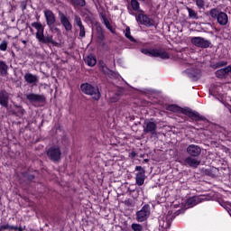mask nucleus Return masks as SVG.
I'll return each instance as SVG.
<instances>
[{
  "label": "nucleus",
  "mask_w": 231,
  "mask_h": 231,
  "mask_svg": "<svg viewBox=\"0 0 231 231\" xmlns=\"http://www.w3.org/2000/svg\"><path fill=\"white\" fill-rule=\"evenodd\" d=\"M31 26L34 28L37 32L35 33L36 40L39 44H44L45 46H54L55 48H60V43L53 40V35L48 34L44 35L45 26L41 23V22H33Z\"/></svg>",
  "instance_id": "f257e3e1"
},
{
  "label": "nucleus",
  "mask_w": 231,
  "mask_h": 231,
  "mask_svg": "<svg viewBox=\"0 0 231 231\" xmlns=\"http://www.w3.org/2000/svg\"><path fill=\"white\" fill-rule=\"evenodd\" d=\"M209 15L212 19H217L220 26H226L228 24V14L225 12L219 11L217 8H213L209 11Z\"/></svg>",
  "instance_id": "f03ea898"
},
{
  "label": "nucleus",
  "mask_w": 231,
  "mask_h": 231,
  "mask_svg": "<svg viewBox=\"0 0 231 231\" xmlns=\"http://www.w3.org/2000/svg\"><path fill=\"white\" fill-rule=\"evenodd\" d=\"M45 21L47 26L50 28L51 32L59 30V28L55 27V23H57V17L53 11L47 9L43 11Z\"/></svg>",
  "instance_id": "7ed1b4c3"
},
{
  "label": "nucleus",
  "mask_w": 231,
  "mask_h": 231,
  "mask_svg": "<svg viewBox=\"0 0 231 231\" xmlns=\"http://www.w3.org/2000/svg\"><path fill=\"white\" fill-rule=\"evenodd\" d=\"M47 156L51 162L59 163L60 162V156H62V152H60L59 146H51L47 150Z\"/></svg>",
  "instance_id": "20e7f679"
},
{
  "label": "nucleus",
  "mask_w": 231,
  "mask_h": 231,
  "mask_svg": "<svg viewBox=\"0 0 231 231\" xmlns=\"http://www.w3.org/2000/svg\"><path fill=\"white\" fill-rule=\"evenodd\" d=\"M149 216H151V208L149 204H145L141 210L136 212V219L138 223H143V221H147Z\"/></svg>",
  "instance_id": "39448f33"
},
{
  "label": "nucleus",
  "mask_w": 231,
  "mask_h": 231,
  "mask_svg": "<svg viewBox=\"0 0 231 231\" xmlns=\"http://www.w3.org/2000/svg\"><path fill=\"white\" fill-rule=\"evenodd\" d=\"M181 113L183 115H186L187 116H189V118H191V120H195V122H201V121L207 120V118H205V116H200L199 113L194 112V111H192V109H190L189 107L182 108Z\"/></svg>",
  "instance_id": "423d86ee"
},
{
  "label": "nucleus",
  "mask_w": 231,
  "mask_h": 231,
  "mask_svg": "<svg viewBox=\"0 0 231 231\" xmlns=\"http://www.w3.org/2000/svg\"><path fill=\"white\" fill-rule=\"evenodd\" d=\"M26 98L31 104H46V97L44 95L30 93L26 95Z\"/></svg>",
  "instance_id": "0eeeda50"
},
{
  "label": "nucleus",
  "mask_w": 231,
  "mask_h": 231,
  "mask_svg": "<svg viewBox=\"0 0 231 231\" xmlns=\"http://www.w3.org/2000/svg\"><path fill=\"white\" fill-rule=\"evenodd\" d=\"M191 43L194 44V46H197V48H210V45L212 44L210 41L205 40V38L201 37H193L191 38Z\"/></svg>",
  "instance_id": "6e6552de"
},
{
  "label": "nucleus",
  "mask_w": 231,
  "mask_h": 231,
  "mask_svg": "<svg viewBox=\"0 0 231 231\" xmlns=\"http://www.w3.org/2000/svg\"><path fill=\"white\" fill-rule=\"evenodd\" d=\"M136 21L137 23H139L140 24H143L144 26H148V27L154 26V20L149 18V16H147L143 13H140L136 16Z\"/></svg>",
  "instance_id": "1a4fd4ad"
},
{
  "label": "nucleus",
  "mask_w": 231,
  "mask_h": 231,
  "mask_svg": "<svg viewBox=\"0 0 231 231\" xmlns=\"http://www.w3.org/2000/svg\"><path fill=\"white\" fill-rule=\"evenodd\" d=\"M135 171H138L135 177L136 185L142 187L145 183V169L142 168V166H136Z\"/></svg>",
  "instance_id": "9d476101"
},
{
  "label": "nucleus",
  "mask_w": 231,
  "mask_h": 231,
  "mask_svg": "<svg viewBox=\"0 0 231 231\" xmlns=\"http://www.w3.org/2000/svg\"><path fill=\"white\" fill-rule=\"evenodd\" d=\"M59 17L60 23L62 24L63 28H65L66 32H71L73 30V25L71 24V22H69V19L64 13H59Z\"/></svg>",
  "instance_id": "9b49d317"
},
{
  "label": "nucleus",
  "mask_w": 231,
  "mask_h": 231,
  "mask_svg": "<svg viewBox=\"0 0 231 231\" xmlns=\"http://www.w3.org/2000/svg\"><path fill=\"white\" fill-rule=\"evenodd\" d=\"M88 93L92 97L93 100H100V90L98 87L88 84Z\"/></svg>",
  "instance_id": "f8f14e48"
},
{
  "label": "nucleus",
  "mask_w": 231,
  "mask_h": 231,
  "mask_svg": "<svg viewBox=\"0 0 231 231\" xmlns=\"http://www.w3.org/2000/svg\"><path fill=\"white\" fill-rule=\"evenodd\" d=\"M187 152L189 156L197 158V156L201 154V147L196 144H190L187 147Z\"/></svg>",
  "instance_id": "ddd939ff"
},
{
  "label": "nucleus",
  "mask_w": 231,
  "mask_h": 231,
  "mask_svg": "<svg viewBox=\"0 0 231 231\" xmlns=\"http://www.w3.org/2000/svg\"><path fill=\"white\" fill-rule=\"evenodd\" d=\"M10 100V94L6 92V90H0V106L2 107L8 108V102Z\"/></svg>",
  "instance_id": "4468645a"
},
{
  "label": "nucleus",
  "mask_w": 231,
  "mask_h": 231,
  "mask_svg": "<svg viewBox=\"0 0 231 231\" xmlns=\"http://www.w3.org/2000/svg\"><path fill=\"white\" fill-rule=\"evenodd\" d=\"M156 129H158V125L152 121L146 123V126L143 128V134H156Z\"/></svg>",
  "instance_id": "2eb2a0df"
},
{
  "label": "nucleus",
  "mask_w": 231,
  "mask_h": 231,
  "mask_svg": "<svg viewBox=\"0 0 231 231\" xmlns=\"http://www.w3.org/2000/svg\"><path fill=\"white\" fill-rule=\"evenodd\" d=\"M231 73V66L225 67L215 72L217 79H226Z\"/></svg>",
  "instance_id": "dca6fc26"
},
{
  "label": "nucleus",
  "mask_w": 231,
  "mask_h": 231,
  "mask_svg": "<svg viewBox=\"0 0 231 231\" xmlns=\"http://www.w3.org/2000/svg\"><path fill=\"white\" fill-rule=\"evenodd\" d=\"M186 165H189V167H191L192 169H198L199 165L201 164V161L194 159L193 157L189 156L187 157L184 160Z\"/></svg>",
  "instance_id": "f3484780"
},
{
  "label": "nucleus",
  "mask_w": 231,
  "mask_h": 231,
  "mask_svg": "<svg viewBox=\"0 0 231 231\" xmlns=\"http://www.w3.org/2000/svg\"><path fill=\"white\" fill-rule=\"evenodd\" d=\"M24 80L27 84H37V82H39V78L28 72L24 75Z\"/></svg>",
  "instance_id": "a211bd4d"
},
{
  "label": "nucleus",
  "mask_w": 231,
  "mask_h": 231,
  "mask_svg": "<svg viewBox=\"0 0 231 231\" xmlns=\"http://www.w3.org/2000/svg\"><path fill=\"white\" fill-rule=\"evenodd\" d=\"M101 21H102L103 24H105L106 28H107V30H109V32H111V33L116 32L115 31V29H113V26H111V23H109V20L107 19L106 14H101Z\"/></svg>",
  "instance_id": "6ab92c4d"
},
{
  "label": "nucleus",
  "mask_w": 231,
  "mask_h": 231,
  "mask_svg": "<svg viewBox=\"0 0 231 231\" xmlns=\"http://www.w3.org/2000/svg\"><path fill=\"white\" fill-rule=\"evenodd\" d=\"M203 201V199L199 197H191L187 199V205L188 207H195V205H198V203H201Z\"/></svg>",
  "instance_id": "aec40b11"
},
{
  "label": "nucleus",
  "mask_w": 231,
  "mask_h": 231,
  "mask_svg": "<svg viewBox=\"0 0 231 231\" xmlns=\"http://www.w3.org/2000/svg\"><path fill=\"white\" fill-rule=\"evenodd\" d=\"M0 75L1 77L8 75V65L4 60H0Z\"/></svg>",
  "instance_id": "412c9836"
},
{
  "label": "nucleus",
  "mask_w": 231,
  "mask_h": 231,
  "mask_svg": "<svg viewBox=\"0 0 231 231\" xmlns=\"http://www.w3.org/2000/svg\"><path fill=\"white\" fill-rule=\"evenodd\" d=\"M77 25L79 27V37H86V30L84 29V25L82 24V20L80 17H76Z\"/></svg>",
  "instance_id": "4be33fe9"
},
{
  "label": "nucleus",
  "mask_w": 231,
  "mask_h": 231,
  "mask_svg": "<svg viewBox=\"0 0 231 231\" xmlns=\"http://www.w3.org/2000/svg\"><path fill=\"white\" fill-rule=\"evenodd\" d=\"M131 6L134 12H139V14H145L143 10L140 9V3L138 0H132Z\"/></svg>",
  "instance_id": "5701e85b"
},
{
  "label": "nucleus",
  "mask_w": 231,
  "mask_h": 231,
  "mask_svg": "<svg viewBox=\"0 0 231 231\" xmlns=\"http://www.w3.org/2000/svg\"><path fill=\"white\" fill-rule=\"evenodd\" d=\"M69 3L74 8L86 6V0H69Z\"/></svg>",
  "instance_id": "b1692460"
},
{
  "label": "nucleus",
  "mask_w": 231,
  "mask_h": 231,
  "mask_svg": "<svg viewBox=\"0 0 231 231\" xmlns=\"http://www.w3.org/2000/svg\"><path fill=\"white\" fill-rule=\"evenodd\" d=\"M96 30H97L98 41L100 42L106 41V35H104V29H102V26L97 25Z\"/></svg>",
  "instance_id": "393cba45"
},
{
  "label": "nucleus",
  "mask_w": 231,
  "mask_h": 231,
  "mask_svg": "<svg viewBox=\"0 0 231 231\" xmlns=\"http://www.w3.org/2000/svg\"><path fill=\"white\" fill-rule=\"evenodd\" d=\"M88 66H90L91 68H93V66H97V56L94 54H88Z\"/></svg>",
  "instance_id": "a878e982"
},
{
  "label": "nucleus",
  "mask_w": 231,
  "mask_h": 231,
  "mask_svg": "<svg viewBox=\"0 0 231 231\" xmlns=\"http://www.w3.org/2000/svg\"><path fill=\"white\" fill-rule=\"evenodd\" d=\"M187 10L189 13V19H199V17H198V13L194 11L192 8L187 7Z\"/></svg>",
  "instance_id": "bb28decb"
},
{
  "label": "nucleus",
  "mask_w": 231,
  "mask_h": 231,
  "mask_svg": "<svg viewBox=\"0 0 231 231\" xmlns=\"http://www.w3.org/2000/svg\"><path fill=\"white\" fill-rule=\"evenodd\" d=\"M214 170H205V174L206 176H209L210 178H216V171H217V172L219 171V170L217 168H213Z\"/></svg>",
  "instance_id": "cd10ccee"
},
{
  "label": "nucleus",
  "mask_w": 231,
  "mask_h": 231,
  "mask_svg": "<svg viewBox=\"0 0 231 231\" xmlns=\"http://www.w3.org/2000/svg\"><path fill=\"white\" fill-rule=\"evenodd\" d=\"M189 79H192V80H198L199 79V70L196 69L194 73L190 72V70H188Z\"/></svg>",
  "instance_id": "c85d7f7f"
},
{
  "label": "nucleus",
  "mask_w": 231,
  "mask_h": 231,
  "mask_svg": "<svg viewBox=\"0 0 231 231\" xmlns=\"http://www.w3.org/2000/svg\"><path fill=\"white\" fill-rule=\"evenodd\" d=\"M125 37H126V39H129V41H131V42H136V40H134V38L133 36H131V28L129 26H127L125 29Z\"/></svg>",
  "instance_id": "c756f323"
},
{
  "label": "nucleus",
  "mask_w": 231,
  "mask_h": 231,
  "mask_svg": "<svg viewBox=\"0 0 231 231\" xmlns=\"http://www.w3.org/2000/svg\"><path fill=\"white\" fill-rule=\"evenodd\" d=\"M14 228H17V227H15V226H10L9 224L0 226V231L14 230Z\"/></svg>",
  "instance_id": "7c9ffc66"
},
{
  "label": "nucleus",
  "mask_w": 231,
  "mask_h": 231,
  "mask_svg": "<svg viewBox=\"0 0 231 231\" xmlns=\"http://www.w3.org/2000/svg\"><path fill=\"white\" fill-rule=\"evenodd\" d=\"M99 69H100V71H102L104 73V75H108L109 77H111V75H113V70L109 69V68H107V66H105Z\"/></svg>",
  "instance_id": "2f4dec72"
},
{
  "label": "nucleus",
  "mask_w": 231,
  "mask_h": 231,
  "mask_svg": "<svg viewBox=\"0 0 231 231\" xmlns=\"http://www.w3.org/2000/svg\"><path fill=\"white\" fill-rule=\"evenodd\" d=\"M158 57H160V59H171V55H169V53H167V51H161V50H159Z\"/></svg>",
  "instance_id": "473e14b6"
},
{
  "label": "nucleus",
  "mask_w": 231,
  "mask_h": 231,
  "mask_svg": "<svg viewBox=\"0 0 231 231\" xmlns=\"http://www.w3.org/2000/svg\"><path fill=\"white\" fill-rule=\"evenodd\" d=\"M6 50H8V42H6L5 40H4V41L0 43V51H6Z\"/></svg>",
  "instance_id": "72a5a7b5"
},
{
  "label": "nucleus",
  "mask_w": 231,
  "mask_h": 231,
  "mask_svg": "<svg viewBox=\"0 0 231 231\" xmlns=\"http://www.w3.org/2000/svg\"><path fill=\"white\" fill-rule=\"evenodd\" d=\"M131 227H132V230H134V231H143V226H142V225L136 224V223L132 224Z\"/></svg>",
  "instance_id": "f704fd0d"
},
{
  "label": "nucleus",
  "mask_w": 231,
  "mask_h": 231,
  "mask_svg": "<svg viewBox=\"0 0 231 231\" xmlns=\"http://www.w3.org/2000/svg\"><path fill=\"white\" fill-rule=\"evenodd\" d=\"M227 64H228V62H226V61H218L215 65H213V68L215 69H217V68H223V66H226Z\"/></svg>",
  "instance_id": "c9c22d12"
},
{
  "label": "nucleus",
  "mask_w": 231,
  "mask_h": 231,
  "mask_svg": "<svg viewBox=\"0 0 231 231\" xmlns=\"http://www.w3.org/2000/svg\"><path fill=\"white\" fill-rule=\"evenodd\" d=\"M160 55V50L152 49L150 51V57H158Z\"/></svg>",
  "instance_id": "e433bc0d"
},
{
  "label": "nucleus",
  "mask_w": 231,
  "mask_h": 231,
  "mask_svg": "<svg viewBox=\"0 0 231 231\" xmlns=\"http://www.w3.org/2000/svg\"><path fill=\"white\" fill-rule=\"evenodd\" d=\"M195 3L199 8L205 7V0H195Z\"/></svg>",
  "instance_id": "4c0bfd02"
},
{
  "label": "nucleus",
  "mask_w": 231,
  "mask_h": 231,
  "mask_svg": "<svg viewBox=\"0 0 231 231\" xmlns=\"http://www.w3.org/2000/svg\"><path fill=\"white\" fill-rule=\"evenodd\" d=\"M80 89L82 93H84L85 95H88V83L81 84Z\"/></svg>",
  "instance_id": "58836bf2"
},
{
  "label": "nucleus",
  "mask_w": 231,
  "mask_h": 231,
  "mask_svg": "<svg viewBox=\"0 0 231 231\" xmlns=\"http://www.w3.org/2000/svg\"><path fill=\"white\" fill-rule=\"evenodd\" d=\"M118 100H120V94L116 93L115 97H111V102H118Z\"/></svg>",
  "instance_id": "ea45409f"
},
{
  "label": "nucleus",
  "mask_w": 231,
  "mask_h": 231,
  "mask_svg": "<svg viewBox=\"0 0 231 231\" xmlns=\"http://www.w3.org/2000/svg\"><path fill=\"white\" fill-rule=\"evenodd\" d=\"M23 231V230H26V226H14V228H13V230H18V231Z\"/></svg>",
  "instance_id": "a19ab883"
},
{
  "label": "nucleus",
  "mask_w": 231,
  "mask_h": 231,
  "mask_svg": "<svg viewBox=\"0 0 231 231\" xmlns=\"http://www.w3.org/2000/svg\"><path fill=\"white\" fill-rule=\"evenodd\" d=\"M125 205L126 207H133V199H126V200L125 201Z\"/></svg>",
  "instance_id": "79ce46f5"
},
{
  "label": "nucleus",
  "mask_w": 231,
  "mask_h": 231,
  "mask_svg": "<svg viewBox=\"0 0 231 231\" xmlns=\"http://www.w3.org/2000/svg\"><path fill=\"white\" fill-rule=\"evenodd\" d=\"M141 51L144 55H149V56L151 55V51H149V49H142Z\"/></svg>",
  "instance_id": "37998d69"
},
{
  "label": "nucleus",
  "mask_w": 231,
  "mask_h": 231,
  "mask_svg": "<svg viewBox=\"0 0 231 231\" xmlns=\"http://www.w3.org/2000/svg\"><path fill=\"white\" fill-rule=\"evenodd\" d=\"M98 66H99V69H102V68L106 67V63L104 62V60H99Z\"/></svg>",
  "instance_id": "c03bdc74"
},
{
  "label": "nucleus",
  "mask_w": 231,
  "mask_h": 231,
  "mask_svg": "<svg viewBox=\"0 0 231 231\" xmlns=\"http://www.w3.org/2000/svg\"><path fill=\"white\" fill-rule=\"evenodd\" d=\"M27 179L29 180V181H33V180H35V175L30 174L28 175Z\"/></svg>",
  "instance_id": "a18cd8bd"
},
{
  "label": "nucleus",
  "mask_w": 231,
  "mask_h": 231,
  "mask_svg": "<svg viewBox=\"0 0 231 231\" xmlns=\"http://www.w3.org/2000/svg\"><path fill=\"white\" fill-rule=\"evenodd\" d=\"M170 111H176L178 109V106L171 105L169 106Z\"/></svg>",
  "instance_id": "49530a36"
},
{
  "label": "nucleus",
  "mask_w": 231,
  "mask_h": 231,
  "mask_svg": "<svg viewBox=\"0 0 231 231\" xmlns=\"http://www.w3.org/2000/svg\"><path fill=\"white\" fill-rule=\"evenodd\" d=\"M17 107H18V114L24 115V109L22 108L21 106H17Z\"/></svg>",
  "instance_id": "de8ad7c7"
},
{
  "label": "nucleus",
  "mask_w": 231,
  "mask_h": 231,
  "mask_svg": "<svg viewBox=\"0 0 231 231\" xmlns=\"http://www.w3.org/2000/svg\"><path fill=\"white\" fill-rule=\"evenodd\" d=\"M129 156L130 158H136V153L134 152H132Z\"/></svg>",
  "instance_id": "09e8293b"
},
{
  "label": "nucleus",
  "mask_w": 231,
  "mask_h": 231,
  "mask_svg": "<svg viewBox=\"0 0 231 231\" xmlns=\"http://www.w3.org/2000/svg\"><path fill=\"white\" fill-rule=\"evenodd\" d=\"M22 10H26V4L24 2L22 4Z\"/></svg>",
  "instance_id": "8fccbe9b"
},
{
  "label": "nucleus",
  "mask_w": 231,
  "mask_h": 231,
  "mask_svg": "<svg viewBox=\"0 0 231 231\" xmlns=\"http://www.w3.org/2000/svg\"><path fill=\"white\" fill-rule=\"evenodd\" d=\"M83 59H84L85 64H88V57L83 56Z\"/></svg>",
  "instance_id": "3c124183"
},
{
  "label": "nucleus",
  "mask_w": 231,
  "mask_h": 231,
  "mask_svg": "<svg viewBox=\"0 0 231 231\" xmlns=\"http://www.w3.org/2000/svg\"><path fill=\"white\" fill-rule=\"evenodd\" d=\"M22 42H23V44H24V46H26V44H28V42L25 40H22Z\"/></svg>",
  "instance_id": "603ef678"
},
{
  "label": "nucleus",
  "mask_w": 231,
  "mask_h": 231,
  "mask_svg": "<svg viewBox=\"0 0 231 231\" xmlns=\"http://www.w3.org/2000/svg\"><path fill=\"white\" fill-rule=\"evenodd\" d=\"M207 24V26H212V24H210V23H206Z\"/></svg>",
  "instance_id": "864d4df0"
},
{
  "label": "nucleus",
  "mask_w": 231,
  "mask_h": 231,
  "mask_svg": "<svg viewBox=\"0 0 231 231\" xmlns=\"http://www.w3.org/2000/svg\"><path fill=\"white\" fill-rule=\"evenodd\" d=\"M144 162H149V159H144Z\"/></svg>",
  "instance_id": "5fc2aeb1"
},
{
  "label": "nucleus",
  "mask_w": 231,
  "mask_h": 231,
  "mask_svg": "<svg viewBox=\"0 0 231 231\" xmlns=\"http://www.w3.org/2000/svg\"><path fill=\"white\" fill-rule=\"evenodd\" d=\"M30 32H33V29H32V28H30Z\"/></svg>",
  "instance_id": "6e6d98bb"
},
{
  "label": "nucleus",
  "mask_w": 231,
  "mask_h": 231,
  "mask_svg": "<svg viewBox=\"0 0 231 231\" xmlns=\"http://www.w3.org/2000/svg\"><path fill=\"white\" fill-rule=\"evenodd\" d=\"M20 231H23V229H20Z\"/></svg>",
  "instance_id": "4d7b16f0"
}]
</instances>
